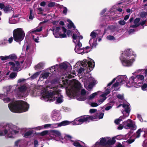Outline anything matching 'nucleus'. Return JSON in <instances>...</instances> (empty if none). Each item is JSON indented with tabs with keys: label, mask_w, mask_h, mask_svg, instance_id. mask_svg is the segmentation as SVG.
Returning a JSON list of instances; mask_svg holds the SVG:
<instances>
[{
	"label": "nucleus",
	"mask_w": 147,
	"mask_h": 147,
	"mask_svg": "<svg viewBox=\"0 0 147 147\" xmlns=\"http://www.w3.org/2000/svg\"><path fill=\"white\" fill-rule=\"evenodd\" d=\"M59 86L65 88L68 95L71 98H76L78 100L84 101L87 99L88 92L84 89H81L82 86L80 83L77 80L71 81L62 79Z\"/></svg>",
	"instance_id": "obj_1"
},
{
	"label": "nucleus",
	"mask_w": 147,
	"mask_h": 147,
	"mask_svg": "<svg viewBox=\"0 0 147 147\" xmlns=\"http://www.w3.org/2000/svg\"><path fill=\"white\" fill-rule=\"evenodd\" d=\"M144 79V76L142 75H138L136 76L131 77L129 81H127V77L126 75L119 76L113 79L112 81L108 84V86L111 85L115 80L116 82L113 86L112 88L113 90L118 89V87L120 86L125 82L126 85L128 87L134 86L135 87H140Z\"/></svg>",
	"instance_id": "obj_2"
},
{
	"label": "nucleus",
	"mask_w": 147,
	"mask_h": 147,
	"mask_svg": "<svg viewBox=\"0 0 147 147\" xmlns=\"http://www.w3.org/2000/svg\"><path fill=\"white\" fill-rule=\"evenodd\" d=\"M39 89L41 91V99L50 102L56 100L57 104L63 102V96L61 94V91L57 87L52 88L48 86L45 88L40 86Z\"/></svg>",
	"instance_id": "obj_3"
},
{
	"label": "nucleus",
	"mask_w": 147,
	"mask_h": 147,
	"mask_svg": "<svg viewBox=\"0 0 147 147\" xmlns=\"http://www.w3.org/2000/svg\"><path fill=\"white\" fill-rule=\"evenodd\" d=\"M0 136H5L7 138H13L14 135L19 133V128L11 123H7L1 125L0 127Z\"/></svg>",
	"instance_id": "obj_4"
},
{
	"label": "nucleus",
	"mask_w": 147,
	"mask_h": 147,
	"mask_svg": "<svg viewBox=\"0 0 147 147\" xmlns=\"http://www.w3.org/2000/svg\"><path fill=\"white\" fill-rule=\"evenodd\" d=\"M136 57V54L131 49H127L122 54L120 60L123 66H130L135 61Z\"/></svg>",
	"instance_id": "obj_5"
},
{
	"label": "nucleus",
	"mask_w": 147,
	"mask_h": 147,
	"mask_svg": "<svg viewBox=\"0 0 147 147\" xmlns=\"http://www.w3.org/2000/svg\"><path fill=\"white\" fill-rule=\"evenodd\" d=\"M8 107L13 112L21 113L27 111L29 108V105L24 101H15L9 104Z\"/></svg>",
	"instance_id": "obj_6"
},
{
	"label": "nucleus",
	"mask_w": 147,
	"mask_h": 147,
	"mask_svg": "<svg viewBox=\"0 0 147 147\" xmlns=\"http://www.w3.org/2000/svg\"><path fill=\"white\" fill-rule=\"evenodd\" d=\"M80 64L83 68H81L79 69L78 71L79 74L83 73L85 74L90 71L93 69L95 65L94 62L92 59H90L87 62L86 59H84L81 62L77 63L75 66Z\"/></svg>",
	"instance_id": "obj_7"
},
{
	"label": "nucleus",
	"mask_w": 147,
	"mask_h": 147,
	"mask_svg": "<svg viewBox=\"0 0 147 147\" xmlns=\"http://www.w3.org/2000/svg\"><path fill=\"white\" fill-rule=\"evenodd\" d=\"M76 31L77 30H75L76 33H74L72 36L73 42L76 44L75 51L79 54H83L86 52L88 53V51H85L84 48L82 47V44L80 41V39H83V37L80 35L79 33Z\"/></svg>",
	"instance_id": "obj_8"
},
{
	"label": "nucleus",
	"mask_w": 147,
	"mask_h": 147,
	"mask_svg": "<svg viewBox=\"0 0 147 147\" xmlns=\"http://www.w3.org/2000/svg\"><path fill=\"white\" fill-rule=\"evenodd\" d=\"M84 87L88 91H90L93 87L98 83V81L91 77V75L87 73L82 80Z\"/></svg>",
	"instance_id": "obj_9"
},
{
	"label": "nucleus",
	"mask_w": 147,
	"mask_h": 147,
	"mask_svg": "<svg viewBox=\"0 0 147 147\" xmlns=\"http://www.w3.org/2000/svg\"><path fill=\"white\" fill-rule=\"evenodd\" d=\"M34 91L30 90L29 88H27L24 85H21L18 88L17 95L18 96L26 97L30 94L32 96H35Z\"/></svg>",
	"instance_id": "obj_10"
},
{
	"label": "nucleus",
	"mask_w": 147,
	"mask_h": 147,
	"mask_svg": "<svg viewBox=\"0 0 147 147\" xmlns=\"http://www.w3.org/2000/svg\"><path fill=\"white\" fill-rule=\"evenodd\" d=\"M49 136L50 137V139H54L57 141H60L62 143H65L67 142L63 139L61 136V132L57 130H52L50 131L49 133Z\"/></svg>",
	"instance_id": "obj_11"
},
{
	"label": "nucleus",
	"mask_w": 147,
	"mask_h": 147,
	"mask_svg": "<svg viewBox=\"0 0 147 147\" xmlns=\"http://www.w3.org/2000/svg\"><path fill=\"white\" fill-rule=\"evenodd\" d=\"M14 40L16 42H20L22 40L25 36V33L21 28H18L13 31Z\"/></svg>",
	"instance_id": "obj_12"
},
{
	"label": "nucleus",
	"mask_w": 147,
	"mask_h": 147,
	"mask_svg": "<svg viewBox=\"0 0 147 147\" xmlns=\"http://www.w3.org/2000/svg\"><path fill=\"white\" fill-rule=\"evenodd\" d=\"M53 33L55 37L56 38H64L66 37L65 34L66 29L64 27H57L53 29Z\"/></svg>",
	"instance_id": "obj_13"
},
{
	"label": "nucleus",
	"mask_w": 147,
	"mask_h": 147,
	"mask_svg": "<svg viewBox=\"0 0 147 147\" xmlns=\"http://www.w3.org/2000/svg\"><path fill=\"white\" fill-rule=\"evenodd\" d=\"M122 105L123 107L125 108V110L122 111L123 116H121L119 119L115 121V123L117 124H119L121 121L123 120L126 117H127L129 115L130 111L129 104H124Z\"/></svg>",
	"instance_id": "obj_14"
},
{
	"label": "nucleus",
	"mask_w": 147,
	"mask_h": 147,
	"mask_svg": "<svg viewBox=\"0 0 147 147\" xmlns=\"http://www.w3.org/2000/svg\"><path fill=\"white\" fill-rule=\"evenodd\" d=\"M65 139L68 142H71L73 145L76 147H89L88 146L82 142L71 140V137L69 135H66L65 137Z\"/></svg>",
	"instance_id": "obj_15"
},
{
	"label": "nucleus",
	"mask_w": 147,
	"mask_h": 147,
	"mask_svg": "<svg viewBox=\"0 0 147 147\" xmlns=\"http://www.w3.org/2000/svg\"><path fill=\"white\" fill-rule=\"evenodd\" d=\"M110 90L107 88L104 93L101 94L100 98L98 100V102H92L91 104L92 107H95L98 106L102 103L106 99V96L110 93Z\"/></svg>",
	"instance_id": "obj_16"
},
{
	"label": "nucleus",
	"mask_w": 147,
	"mask_h": 147,
	"mask_svg": "<svg viewBox=\"0 0 147 147\" xmlns=\"http://www.w3.org/2000/svg\"><path fill=\"white\" fill-rule=\"evenodd\" d=\"M123 124L124 127L126 129H130L132 130H134L137 128L135 123L130 119L124 121Z\"/></svg>",
	"instance_id": "obj_17"
},
{
	"label": "nucleus",
	"mask_w": 147,
	"mask_h": 147,
	"mask_svg": "<svg viewBox=\"0 0 147 147\" xmlns=\"http://www.w3.org/2000/svg\"><path fill=\"white\" fill-rule=\"evenodd\" d=\"M23 61L21 62V64L18 61L9 62V64L11 66V69L14 71H18L21 69V67L22 66Z\"/></svg>",
	"instance_id": "obj_18"
},
{
	"label": "nucleus",
	"mask_w": 147,
	"mask_h": 147,
	"mask_svg": "<svg viewBox=\"0 0 147 147\" xmlns=\"http://www.w3.org/2000/svg\"><path fill=\"white\" fill-rule=\"evenodd\" d=\"M89 116H82L75 119L73 122L74 125L81 124L83 123L90 121Z\"/></svg>",
	"instance_id": "obj_19"
},
{
	"label": "nucleus",
	"mask_w": 147,
	"mask_h": 147,
	"mask_svg": "<svg viewBox=\"0 0 147 147\" xmlns=\"http://www.w3.org/2000/svg\"><path fill=\"white\" fill-rule=\"evenodd\" d=\"M99 34V31L95 30L93 31L91 33L90 36L91 38L89 40V43L90 44H92V46L96 47L97 45V39L96 37Z\"/></svg>",
	"instance_id": "obj_20"
},
{
	"label": "nucleus",
	"mask_w": 147,
	"mask_h": 147,
	"mask_svg": "<svg viewBox=\"0 0 147 147\" xmlns=\"http://www.w3.org/2000/svg\"><path fill=\"white\" fill-rule=\"evenodd\" d=\"M134 141V139H129L126 142H123L122 143L117 142L116 144V147H128L129 144H131Z\"/></svg>",
	"instance_id": "obj_21"
},
{
	"label": "nucleus",
	"mask_w": 147,
	"mask_h": 147,
	"mask_svg": "<svg viewBox=\"0 0 147 147\" xmlns=\"http://www.w3.org/2000/svg\"><path fill=\"white\" fill-rule=\"evenodd\" d=\"M51 116L53 120L54 121H58L61 118V116L59 112L56 110L53 111Z\"/></svg>",
	"instance_id": "obj_22"
},
{
	"label": "nucleus",
	"mask_w": 147,
	"mask_h": 147,
	"mask_svg": "<svg viewBox=\"0 0 147 147\" xmlns=\"http://www.w3.org/2000/svg\"><path fill=\"white\" fill-rule=\"evenodd\" d=\"M97 115L94 116H89L90 121L92 120L93 121H96L100 119H102L103 118L104 115L103 113H101L99 115Z\"/></svg>",
	"instance_id": "obj_23"
},
{
	"label": "nucleus",
	"mask_w": 147,
	"mask_h": 147,
	"mask_svg": "<svg viewBox=\"0 0 147 147\" xmlns=\"http://www.w3.org/2000/svg\"><path fill=\"white\" fill-rule=\"evenodd\" d=\"M147 133L146 129L144 128L140 129L136 132V137L137 138H139L141 134H143V137H145L144 135Z\"/></svg>",
	"instance_id": "obj_24"
},
{
	"label": "nucleus",
	"mask_w": 147,
	"mask_h": 147,
	"mask_svg": "<svg viewBox=\"0 0 147 147\" xmlns=\"http://www.w3.org/2000/svg\"><path fill=\"white\" fill-rule=\"evenodd\" d=\"M129 134H127L125 136L120 135L117 136L116 137V138L119 140H121L122 139H127L129 137Z\"/></svg>",
	"instance_id": "obj_25"
},
{
	"label": "nucleus",
	"mask_w": 147,
	"mask_h": 147,
	"mask_svg": "<svg viewBox=\"0 0 147 147\" xmlns=\"http://www.w3.org/2000/svg\"><path fill=\"white\" fill-rule=\"evenodd\" d=\"M140 19L139 18H137L134 21V24L131 25V27L133 28H135L138 26L140 25V23H139Z\"/></svg>",
	"instance_id": "obj_26"
},
{
	"label": "nucleus",
	"mask_w": 147,
	"mask_h": 147,
	"mask_svg": "<svg viewBox=\"0 0 147 147\" xmlns=\"http://www.w3.org/2000/svg\"><path fill=\"white\" fill-rule=\"evenodd\" d=\"M6 95L5 94H0V98L3 99V101L5 103H7L10 100V99L9 98H5Z\"/></svg>",
	"instance_id": "obj_27"
},
{
	"label": "nucleus",
	"mask_w": 147,
	"mask_h": 147,
	"mask_svg": "<svg viewBox=\"0 0 147 147\" xmlns=\"http://www.w3.org/2000/svg\"><path fill=\"white\" fill-rule=\"evenodd\" d=\"M49 73L47 72L42 73L40 75L39 80H41L42 78L43 79L47 78L49 76Z\"/></svg>",
	"instance_id": "obj_28"
},
{
	"label": "nucleus",
	"mask_w": 147,
	"mask_h": 147,
	"mask_svg": "<svg viewBox=\"0 0 147 147\" xmlns=\"http://www.w3.org/2000/svg\"><path fill=\"white\" fill-rule=\"evenodd\" d=\"M14 57L15 56L14 55H11L9 56H1L0 57V58L2 60L4 61L9 58L11 59H13L14 58Z\"/></svg>",
	"instance_id": "obj_29"
},
{
	"label": "nucleus",
	"mask_w": 147,
	"mask_h": 147,
	"mask_svg": "<svg viewBox=\"0 0 147 147\" xmlns=\"http://www.w3.org/2000/svg\"><path fill=\"white\" fill-rule=\"evenodd\" d=\"M42 30V27L41 26L37 28L35 30H32L30 31V33H33L36 34H37V32H40Z\"/></svg>",
	"instance_id": "obj_30"
},
{
	"label": "nucleus",
	"mask_w": 147,
	"mask_h": 147,
	"mask_svg": "<svg viewBox=\"0 0 147 147\" xmlns=\"http://www.w3.org/2000/svg\"><path fill=\"white\" fill-rule=\"evenodd\" d=\"M99 91H98L97 92H94L90 94L89 96L87 97V99L89 100H92L98 94Z\"/></svg>",
	"instance_id": "obj_31"
},
{
	"label": "nucleus",
	"mask_w": 147,
	"mask_h": 147,
	"mask_svg": "<svg viewBox=\"0 0 147 147\" xmlns=\"http://www.w3.org/2000/svg\"><path fill=\"white\" fill-rule=\"evenodd\" d=\"M44 66V64L42 63H38L34 67L36 70L43 68Z\"/></svg>",
	"instance_id": "obj_32"
},
{
	"label": "nucleus",
	"mask_w": 147,
	"mask_h": 147,
	"mask_svg": "<svg viewBox=\"0 0 147 147\" xmlns=\"http://www.w3.org/2000/svg\"><path fill=\"white\" fill-rule=\"evenodd\" d=\"M67 63L66 62H64L59 64V67L60 68L65 69L67 67Z\"/></svg>",
	"instance_id": "obj_33"
},
{
	"label": "nucleus",
	"mask_w": 147,
	"mask_h": 147,
	"mask_svg": "<svg viewBox=\"0 0 147 147\" xmlns=\"http://www.w3.org/2000/svg\"><path fill=\"white\" fill-rule=\"evenodd\" d=\"M14 86H8L6 87L5 88V90H6V94H9L11 92V89L13 88Z\"/></svg>",
	"instance_id": "obj_34"
},
{
	"label": "nucleus",
	"mask_w": 147,
	"mask_h": 147,
	"mask_svg": "<svg viewBox=\"0 0 147 147\" xmlns=\"http://www.w3.org/2000/svg\"><path fill=\"white\" fill-rule=\"evenodd\" d=\"M67 21L69 22V24L67 25L68 28H73L75 29V27L73 23L69 20H68Z\"/></svg>",
	"instance_id": "obj_35"
},
{
	"label": "nucleus",
	"mask_w": 147,
	"mask_h": 147,
	"mask_svg": "<svg viewBox=\"0 0 147 147\" xmlns=\"http://www.w3.org/2000/svg\"><path fill=\"white\" fill-rule=\"evenodd\" d=\"M70 123V122L67 121H62V122L60 123V126H65L67 125H68Z\"/></svg>",
	"instance_id": "obj_36"
},
{
	"label": "nucleus",
	"mask_w": 147,
	"mask_h": 147,
	"mask_svg": "<svg viewBox=\"0 0 147 147\" xmlns=\"http://www.w3.org/2000/svg\"><path fill=\"white\" fill-rule=\"evenodd\" d=\"M12 9V8L10 6H7L4 7V10L5 13L7 12Z\"/></svg>",
	"instance_id": "obj_37"
},
{
	"label": "nucleus",
	"mask_w": 147,
	"mask_h": 147,
	"mask_svg": "<svg viewBox=\"0 0 147 147\" xmlns=\"http://www.w3.org/2000/svg\"><path fill=\"white\" fill-rule=\"evenodd\" d=\"M49 132L50 131L47 130L44 131L40 133L39 134V135L42 136H43L46 135H48L49 136Z\"/></svg>",
	"instance_id": "obj_38"
},
{
	"label": "nucleus",
	"mask_w": 147,
	"mask_h": 147,
	"mask_svg": "<svg viewBox=\"0 0 147 147\" xmlns=\"http://www.w3.org/2000/svg\"><path fill=\"white\" fill-rule=\"evenodd\" d=\"M59 67V66L58 65H56L55 66L52 67L50 69L51 71V73H53L54 71H55L57 70V69Z\"/></svg>",
	"instance_id": "obj_39"
},
{
	"label": "nucleus",
	"mask_w": 147,
	"mask_h": 147,
	"mask_svg": "<svg viewBox=\"0 0 147 147\" xmlns=\"http://www.w3.org/2000/svg\"><path fill=\"white\" fill-rule=\"evenodd\" d=\"M32 133V131L30 130L26 132L23 135L24 137H28L30 136Z\"/></svg>",
	"instance_id": "obj_40"
},
{
	"label": "nucleus",
	"mask_w": 147,
	"mask_h": 147,
	"mask_svg": "<svg viewBox=\"0 0 147 147\" xmlns=\"http://www.w3.org/2000/svg\"><path fill=\"white\" fill-rule=\"evenodd\" d=\"M40 72L41 71H39L36 72L31 77V78L32 79H34L38 77L39 75L40 74Z\"/></svg>",
	"instance_id": "obj_41"
},
{
	"label": "nucleus",
	"mask_w": 147,
	"mask_h": 147,
	"mask_svg": "<svg viewBox=\"0 0 147 147\" xmlns=\"http://www.w3.org/2000/svg\"><path fill=\"white\" fill-rule=\"evenodd\" d=\"M14 17L15 16H13L12 18L9 19V23L10 24H15L17 23V21L13 19L14 18Z\"/></svg>",
	"instance_id": "obj_42"
},
{
	"label": "nucleus",
	"mask_w": 147,
	"mask_h": 147,
	"mask_svg": "<svg viewBox=\"0 0 147 147\" xmlns=\"http://www.w3.org/2000/svg\"><path fill=\"white\" fill-rule=\"evenodd\" d=\"M17 75L16 74L15 72L11 73L10 75V78H11L13 79L15 78Z\"/></svg>",
	"instance_id": "obj_43"
},
{
	"label": "nucleus",
	"mask_w": 147,
	"mask_h": 147,
	"mask_svg": "<svg viewBox=\"0 0 147 147\" xmlns=\"http://www.w3.org/2000/svg\"><path fill=\"white\" fill-rule=\"evenodd\" d=\"M59 123H54V124H52L51 125V127L53 128H57L58 127H60V126Z\"/></svg>",
	"instance_id": "obj_44"
},
{
	"label": "nucleus",
	"mask_w": 147,
	"mask_h": 147,
	"mask_svg": "<svg viewBox=\"0 0 147 147\" xmlns=\"http://www.w3.org/2000/svg\"><path fill=\"white\" fill-rule=\"evenodd\" d=\"M107 39L109 40H113L115 39L114 37L111 35L108 36L107 37Z\"/></svg>",
	"instance_id": "obj_45"
},
{
	"label": "nucleus",
	"mask_w": 147,
	"mask_h": 147,
	"mask_svg": "<svg viewBox=\"0 0 147 147\" xmlns=\"http://www.w3.org/2000/svg\"><path fill=\"white\" fill-rule=\"evenodd\" d=\"M142 89L143 90H147V84H144L142 86Z\"/></svg>",
	"instance_id": "obj_46"
},
{
	"label": "nucleus",
	"mask_w": 147,
	"mask_h": 147,
	"mask_svg": "<svg viewBox=\"0 0 147 147\" xmlns=\"http://www.w3.org/2000/svg\"><path fill=\"white\" fill-rule=\"evenodd\" d=\"M33 18V16L32 13V9L30 10V16L29 19L30 20H32Z\"/></svg>",
	"instance_id": "obj_47"
},
{
	"label": "nucleus",
	"mask_w": 147,
	"mask_h": 147,
	"mask_svg": "<svg viewBox=\"0 0 147 147\" xmlns=\"http://www.w3.org/2000/svg\"><path fill=\"white\" fill-rule=\"evenodd\" d=\"M30 51H31V47L29 45H27L26 48V52L27 53H28Z\"/></svg>",
	"instance_id": "obj_48"
},
{
	"label": "nucleus",
	"mask_w": 147,
	"mask_h": 147,
	"mask_svg": "<svg viewBox=\"0 0 147 147\" xmlns=\"http://www.w3.org/2000/svg\"><path fill=\"white\" fill-rule=\"evenodd\" d=\"M117 97L119 99L122 100L124 98L123 94H118L117 95Z\"/></svg>",
	"instance_id": "obj_49"
},
{
	"label": "nucleus",
	"mask_w": 147,
	"mask_h": 147,
	"mask_svg": "<svg viewBox=\"0 0 147 147\" xmlns=\"http://www.w3.org/2000/svg\"><path fill=\"white\" fill-rule=\"evenodd\" d=\"M121 25H124L125 24V22L123 20H121L118 22Z\"/></svg>",
	"instance_id": "obj_50"
},
{
	"label": "nucleus",
	"mask_w": 147,
	"mask_h": 147,
	"mask_svg": "<svg viewBox=\"0 0 147 147\" xmlns=\"http://www.w3.org/2000/svg\"><path fill=\"white\" fill-rule=\"evenodd\" d=\"M36 130H40L42 129H44V126L43 125L37 127L35 128Z\"/></svg>",
	"instance_id": "obj_51"
},
{
	"label": "nucleus",
	"mask_w": 147,
	"mask_h": 147,
	"mask_svg": "<svg viewBox=\"0 0 147 147\" xmlns=\"http://www.w3.org/2000/svg\"><path fill=\"white\" fill-rule=\"evenodd\" d=\"M140 16L142 18L145 17L146 16L147 17V12L142 13L140 14Z\"/></svg>",
	"instance_id": "obj_52"
},
{
	"label": "nucleus",
	"mask_w": 147,
	"mask_h": 147,
	"mask_svg": "<svg viewBox=\"0 0 147 147\" xmlns=\"http://www.w3.org/2000/svg\"><path fill=\"white\" fill-rule=\"evenodd\" d=\"M63 10V13L66 14L67 12V9L66 7H63L62 8Z\"/></svg>",
	"instance_id": "obj_53"
},
{
	"label": "nucleus",
	"mask_w": 147,
	"mask_h": 147,
	"mask_svg": "<svg viewBox=\"0 0 147 147\" xmlns=\"http://www.w3.org/2000/svg\"><path fill=\"white\" fill-rule=\"evenodd\" d=\"M55 4V3L54 2H50L48 4V6L49 7H53L54 6Z\"/></svg>",
	"instance_id": "obj_54"
},
{
	"label": "nucleus",
	"mask_w": 147,
	"mask_h": 147,
	"mask_svg": "<svg viewBox=\"0 0 147 147\" xmlns=\"http://www.w3.org/2000/svg\"><path fill=\"white\" fill-rule=\"evenodd\" d=\"M43 126H44V129L45 128H48L50 127H51V124H45L43 125Z\"/></svg>",
	"instance_id": "obj_55"
},
{
	"label": "nucleus",
	"mask_w": 147,
	"mask_h": 147,
	"mask_svg": "<svg viewBox=\"0 0 147 147\" xmlns=\"http://www.w3.org/2000/svg\"><path fill=\"white\" fill-rule=\"evenodd\" d=\"M143 147H147V140L144 141L143 143Z\"/></svg>",
	"instance_id": "obj_56"
},
{
	"label": "nucleus",
	"mask_w": 147,
	"mask_h": 147,
	"mask_svg": "<svg viewBox=\"0 0 147 147\" xmlns=\"http://www.w3.org/2000/svg\"><path fill=\"white\" fill-rule=\"evenodd\" d=\"M97 110L95 109H90V113H92L96 112Z\"/></svg>",
	"instance_id": "obj_57"
},
{
	"label": "nucleus",
	"mask_w": 147,
	"mask_h": 147,
	"mask_svg": "<svg viewBox=\"0 0 147 147\" xmlns=\"http://www.w3.org/2000/svg\"><path fill=\"white\" fill-rule=\"evenodd\" d=\"M20 142V140H19L16 141L15 142V146H18Z\"/></svg>",
	"instance_id": "obj_58"
},
{
	"label": "nucleus",
	"mask_w": 147,
	"mask_h": 147,
	"mask_svg": "<svg viewBox=\"0 0 147 147\" xmlns=\"http://www.w3.org/2000/svg\"><path fill=\"white\" fill-rule=\"evenodd\" d=\"M38 14H41L42 13V11H43V9L41 8H39L38 9Z\"/></svg>",
	"instance_id": "obj_59"
},
{
	"label": "nucleus",
	"mask_w": 147,
	"mask_h": 147,
	"mask_svg": "<svg viewBox=\"0 0 147 147\" xmlns=\"http://www.w3.org/2000/svg\"><path fill=\"white\" fill-rule=\"evenodd\" d=\"M137 117L140 121H142L143 119H142V118L141 117V116L140 115H139V114L138 115Z\"/></svg>",
	"instance_id": "obj_60"
},
{
	"label": "nucleus",
	"mask_w": 147,
	"mask_h": 147,
	"mask_svg": "<svg viewBox=\"0 0 147 147\" xmlns=\"http://www.w3.org/2000/svg\"><path fill=\"white\" fill-rule=\"evenodd\" d=\"M25 80L23 79H20L19 80L18 82V84H19L20 83H22Z\"/></svg>",
	"instance_id": "obj_61"
},
{
	"label": "nucleus",
	"mask_w": 147,
	"mask_h": 147,
	"mask_svg": "<svg viewBox=\"0 0 147 147\" xmlns=\"http://www.w3.org/2000/svg\"><path fill=\"white\" fill-rule=\"evenodd\" d=\"M112 107V106H108L105 108V110L107 111H108L110 109H111Z\"/></svg>",
	"instance_id": "obj_62"
},
{
	"label": "nucleus",
	"mask_w": 147,
	"mask_h": 147,
	"mask_svg": "<svg viewBox=\"0 0 147 147\" xmlns=\"http://www.w3.org/2000/svg\"><path fill=\"white\" fill-rule=\"evenodd\" d=\"M34 147H37L38 145V142L37 141L35 140L34 141Z\"/></svg>",
	"instance_id": "obj_63"
},
{
	"label": "nucleus",
	"mask_w": 147,
	"mask_h": 147,
	"mask_svg": "<svg viewBox=\"0 0 147 147\" xmlns=\"http://www.w3.org/2000/svg\"><path fill=\"white\" fill-rule=\"evenodd\" d=\"M123 127H124L123 125H120L118 127V129L119 130H121L123 128Z\"/></svg>",
	"instance_id": "obj_64"
}]
</instances>
